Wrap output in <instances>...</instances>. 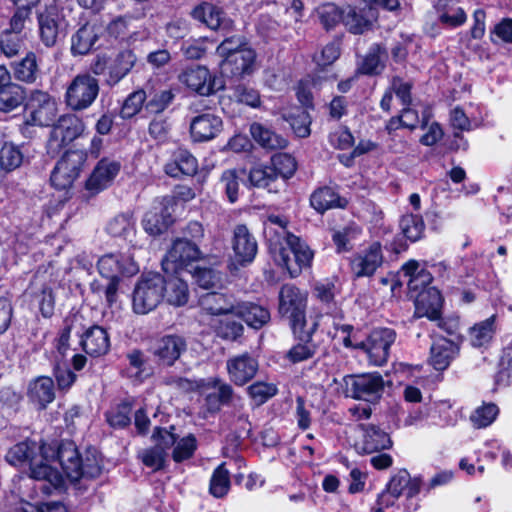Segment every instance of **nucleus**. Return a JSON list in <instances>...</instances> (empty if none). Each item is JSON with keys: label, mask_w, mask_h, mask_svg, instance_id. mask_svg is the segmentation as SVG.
<instances>
[{"label": "nucleus", "mask_w": 512, "mask_h": 512, "mask_svg": "<svg viewBox=\"0 0 512 512\" xmlns=\"http://www.w3.org/2000/svg\"><path fill=\"white\" fill-rule=\"evenodd\" d=\"M42 458L49 465H51L50 462L57 461L67 478L73 482L81 478H96L102 472L97 451L87 450L82 456L72 441L43 443Z\"/></svg>", "instance_id": "1"}, {"label": "nucleus", "mask_w": 512, "mask_h": 512, "mask_svg": "<svg viewBox=\"0 0 512 512\" xmlns=\"http://www.w3.org/2000/svg\"><path fill=\"white\" fill-rule=\"evenodd\" d=\"M37 449L36 443L31 441L17 443L7 452L6 460L13 466H22L29 463L31 478L44 481L45 483L40 489L46 494H51L53 490L63 486L64 478L56 468L45 463L42 458V445L39 447V456L34 455Z\"/></svg>", "instance_id": "2"}, {"label": "nucleus", "mask_w": 512, "mask_h": 512, "mask_svg": "<svg viewBox=\"0 0 512 512\" xmlns=\"http://www.w3.org/2000/svg\"><path fill=\"white\" fill-rule=\"evenodd\" d=\"M307 292L292 284H285L279 292L278 311L282 317L289 320L293 334L296 337L308 339L318 329L317 320L307 328L305 311L307 306Z\"/></svg>", "instance_id": "3"}, {"label": "nucleus", "mask_w": 512, "mask_h": 512, "mask_svg": "<svg viewBox=\"0 0 512 512\" xmlns=\"http://www.w3.org/2000/svg\"><path fill=\"white\" fill-rule=\"evenodd\" d=\"M286 244L288 248H280L273 254L274 261L285 268L291 277L298 276L303 268L310 266L313 260V252L309 246L298 236L287 234Z\"/></svg>", "instance_id": "4"}, {"label": "nucleus", "mask_w": 512, "mask_h": 512, "mask_svg": "<svg viewBox=\"0 0 512 512\" xmlns=\"http://www.w3.org/2000/svg\"><path fill=\"white\" fill-rule=\"evenodd\" d=\"M163 299L164 277L158 273L142 276L133 291V311L145 315L153 311Z\"/></svg>", "instance_id": "5"}, {"label": "nucleus", "mask_w": 512, "mask_h": 512, "mask_svg": "<svg viewBox=\"0 0 512 512\" xmlns=\"http://www.w3.org/2000/svg\"><path fill=\"white\" fill-rule=\"evenodd\" d=\"M99 94V83L90 74L77 75L67 86L65 102L75 111H81L90 107Z\"/></svg>", "instance_id": "6"}, {"label": "nucleus", "mask_w": 512, "mask_h": 512, "mask_svg": "<svg viewBox=\"0 0 512 512\" xmlns=\"http://www.w3.org/2000/svg\"><path fill=\"white\" fill-rule=\"evenodd\" d=\"M86 159L87 155L84 151H67L57 162L51 173V184L59 190L72 187L74 181L79 177Z\"/></svg>", "instance_id": "7"}, {"label": "nucleus", "mask_w": 512, "mask_h": 512, "mask_svg": "<svg viewBox=\"0 0 512 512\" xmlns=\"http://www.w3.org/2000/svg\"><path fill=\"white\" fill-rule=\"evenodd\" d=\"M84 130L85 125L77 115L70 113L62 115L51 130L47 142L48 153L58 154L63 147L81 136Z\"/></svg>", "instance_id": "8"}, {"label": "nucleus", "mask_w": 512, "mask_h": 512, "mask_svg": "<svg viewBox=\"0 0 512 512\" xmlns=\"http://www.w3.org/2000/svg\"><path fill=\"white\" fill-rule=\"evenodd\" d=\"M39 38L46 47L56 45L61 31L66 26L65 17L58 4L53 1L37 14Z\"/></svg>", "instance_id": "9"}, {"label": "nucleus", "mask_w": 512, "mask_h": 512, "mask_svg": "<svg viewBox=\"0 0 512 512\" xmlns=\"http://www.w3.org/2000/svg\"><path fill=\"white\" fill-rule=\"evenodd\" d=\"M198 247L186 240L177 239L162 261L163 270L169 274L184 273L189 265L200 258Z\"/></svg>", "instance_id": "10"}, {"label": "nucleus", "mask_w": 512, "mask_h": 512, "mask_svg": "<svg viewBox=\"0 0 512 512\" xmlns=\"http://www.w3.org/2000/svg\"><path fill=\"white\" fill-rule=\"evenodd\" d=\"M26 110L29 122L38 126H49L57 115V102L48 93L42 90H32L27 96Z\"/></svg>", "instance_id": "11"}, {"label": "nucleus", "mask_w": 512, "mask_h": 512, "mask_svg": "<svg viewBox=\"0 0 512 512\" xmlns=\"http://www.w3.org/2000/svg\"><path fill=\"white\" fill-rule=\"evenodd\" d=\"M420 478H411L407 470H399L391 476L388 485H386V495L397 498L403 490L407 493L406 504L403 509L397 507L396 512H417L418 502L414 497L420 492ZM389 505V499L386 497V507Z\"/></svg>", "instance_id": "12"}, {"label": "nucleus", "mask_w": 512, "mask_h": 512, "mask_svg": "<svg viewBox=\"0 0 512 512\" xmlns=\"http://www.w3.org/2000/svg\"><path fill=\"white\" fill-rule=\"evenodd\" d=\"M178 78L188 89L201 96H210L223 87L221 80L205 66L188 67Z\"/></svg>", "instance_id": "13"}, {"label": "nucleus", "mask_w": 512, "mask_h": 512, "mask_svg": "<svg viewBox=\"0 0 512 512\" xmlns=\"http://www.w3.org/2000/svg\"><path fill=\"white\" fill-rule=\"evenodd\" d=\"M344 383L347 396L369 402L380 397V392L383 387L382 377L376 373L346 376Z\"/></svg>", "instance_id": "14"}, {"label": "nucleus", "mask_w": 512, "mask_h": 512, "mask_svg": "<svg viewBox=\"0 0 512 512\" xmlns=\"http://www.w3.org/2000/svg\"><path fill=\"white\" fill-rule=\"evenodd\" d=\"M173 205L172 197H164L155 201L142 220L144 230L152 236L165 232L173 222Z\"/></svg>", "instance_id": "15"}, {"label": "nucleus", "mask_w": 512, "mask_h": 512, "mask_svg": "<svg viewBox=\"0 0 512 512\" xmlns=\"http://www.w3.org/2000/svg\"><path fill=\"white\" fill-rule=\"evenodd\" d=\"M99 273L105 278H118L119 274L133 276L139 272V266L130 253H109L97 262Z\"/></svg>", "instance_id": "16"}, {"label": "nucleus", "mask_w": 512, "mask_h": 512, "mask_svg": "<svg viewBox=\"0 0 512 512\" xmlns=\"http://www.w3.org/2000/svg\"><path fill=\"white\" fill-rule=\"evenodd\" d=\"M120 169L119 161L110 158L101 159L86 181V190L93 195L105 190L113 183Z\"/></svg>", "instance_id": "17"}, {"label": "nucleus", "mask_w": 512, "mask_h": 512, "mask_svg": "<svg viewBox=\"0 0 512 512\" xmlns=\"http://www.w3.org/2000/svg\"><path fill=\"white\" fill-rule=\"evenodd\" d=\"M342 23L353 34H362L371 29L378 14L371 5L355 7L347 5L342 8Z\"/></svg>", "instance_id": "18"}, {"label": "nucleus", "mask_w": 512, "mask_h": 512, "mask_svg": "<svg viewBox=\"0 0 512 512\" xmlns=\"http://www.w3.org/2000/svg\"><path fill=\"white\" fill-rule=\"evenodd\" d=\"M232 249L234 259L241 265L251 263L258 250L256 238L247 226L240 224L234 228L232 237Z\"/></svg>", "instance_id": "19"}, {"label": "nucleus", "mask_w": 512, "mask_h": 512, "mask_svg": "<svg viewBox=\"0 0 512 512\" xmlns=\"http://www.w3.org/2000/svg\"><path fill=\"white\" fill-rule=\"evenodd\" d=\"M223 129L220 116L211 113H201L190 121V134L194 141L205 142L217 137Z\"/></svg>", "instance_id": "20"}, {"label": "nucleus", "mask_w": 512, "mask_h": 512, "mask_svg": "<svg viewBox=\"0 0 512 512\" xmlns=\"http://www.w3.org/2000/svg\"><path fill=\"white\" fill-rule=\"evenodd\" d=\"M355 449L360 454H373L371 464L376 469H384V433L380 428L369 426L364 434L363 439L355 444Z\"/></svg>", "instance_id": "21"}, {"label": "nucleus", "mask_w": 512, "mask_h": 512, "mask_svg": "<svg viewBox=\"0 0 512 512\" xmlns=\"http://www.w3.org/2000/svg\"><path fill=\"white\" fill-rule=\"evenodd\" d=\"M184 338L177 335L164 336L157 340L152 347V354L160 365L171 366L186 350Z\"/></svg>", "instance_id": "22"}, {"label": "nucleus", "mask_w": 512, "mask_h": 512, "mask_svg": "<svg viewBox=\"0 0 512 512\" xmlns=\"http://www.w3.org/2000/svg\"><path fill=\"white\" fill-rule=\"evenodd\" d=\"M192 16L212 30L229 32L234 26L233 21L225 16L221 8L208 2L198 5L192 11Z\"/></svg>", "instance_id": "23"}, {"label": "nucleus", "mask_w": 512, "mask_h": 512, "mask_svg": "<svg viewBox=\"0 0 512 512\" xmlns=\"http://www.w3.org/2000/svg\"><path fill=\"white\" fill-rule=\"evenodd\" d=\"M383 260L380 242H374L362 253L351 260V270L356 277L370 276L381 265Z\"/></svg>", "instance_id": "24"}, {"label": "nucleus", "mask_w": 512, "mask_h": 512, "mask_svg": "<svg viewBox=\"0 0 512 512\" xmlns=\"http://www.w3.org/2000/svg\"><path fill=\"white\" fill-rule=\"evenodd\" d=\"M227 372L230 380L239 386L250 381L258 370V362L248 354H242L227 360Z\"/></svg>", "instance_id": "25"}, {"label": "nucleus", "mask_w": 512, "mask_h": 512, "mask_svg": "<svg viewBox=\"0 0 512 512\" xmlns=\"http://www.w3.org/2000/svg\"><path fill=\"white\" fill-rule=\"evenodd\" d=\"M428 262L423 261L420 263L417 260L411 259L402 265L401 271L405 276L409 277L408 288L413 295L418 294L423 289L431 287L432 274L427 270Z\"/></svg>", "instance_id": "26"}, {"label": "nucleus", "mask_w": 512, "mask_h": 512, "mask_svg": "<svg viewBox=\"0 0 512 512\" xmlns=\"http://www.w3.org/2000/svg\"><path fill=\"white\" fill-rule=\"evenodd\" d=\"M416 313L435 320L440 316L442 295L436 287H428L413 295Z\"/></svg>", "instance_id": "27"}, {"label": "nucleus", "mask_w": 512, "mask_h": 512, "mask_svg": "<svg viewBox=\"0 0 512 512\" xmlns=\"http://www.w3.org/2000/svg\"><path fill=\"white\" fill-rule=\"evenodd\" d=\"M458 350V345L452 340L444 337L435 338L430 348L429 363L435 370L443 371L449 367Z\"/></svg>", "instance_id": "28"}, {"label": "nucleus", "mask_w": 512, "mask_h": 512, "mask_svg": "<svg viewBox=\"0 0 512 512\" xmlns=\"http://www.w3.org/2000/svg\"><path fill=\"white\" fill-rule=\"evenodd\" d=\"M256 54L251 48H244L227 60H221L220 68L223 74L241 76L252 72Z\"/></svg>", "instance_id": "29"}, {"label": "nucleus", "mask_w": 512, "mask_h": 512, "mask_svg": "<svg viewBox=\"0 0 512 512\" xmlns=\"http://www.w3.org/2000/svg\"><path fill=\"white\" fill-rule=\"evenodd\" d=\"M199 306L210 315H234L237 304L232 296L218 292H208L200 296Z\"/></svg>", "instance_id": "30"}, {"label": "nucleus", "mask_w": 512, "mask_h": 512, "mask_svg": "<svg viewBox=\"0 0 512 512\" xmlns=\"http://www.w3.org/2000/svg\"><path fill=\"white\" fill-rule=\"evenodd\" d=\"M81 344L84 351L93 357L105 355L110 348V338L107 331L100 326H92L85 331Z\"/></svg>", "instance_id": "31"}, {"label": "nucleus", "mask_w": 512, "mask_h": 512, "mask_svg": "<svg viewBox=\"0 0 512 512\" xmlns=\"http://www.w3.org/2000/svg\"><path fill=\"white\" fill-rule=\"evenodd\" d=\"M164 170L171 177L181 175L192 176L198 170L196 158L187 150L179 149L172 155L171 160L165 164Z\"/></svg>", "instance_id": "32"}, {"label": "nucleus", "mask_w": 512, "mask_h": 512, "mask_svg": "<svg viewBox=\"0 0 512 512\" xmlns=\"http://www.w3.org/2000/svg\"><path fill=\"white\" fill-rule=\"evenodd\" d=\"M164 298L170 305L184 306L189 300V289L182 273L164 278Z\"/></svg>", "instance_id": "33"}, {"label": "nucleus", "mask_w": 512, "mask_h": 512, "mask_svg": "<svg viewBox=\"0 0 512 512\" xmlns=\"http://www.w3.org/2000/svg\"><path fill=\"white\" fill-rule=\"evenodd\" d=\"M310 204L317 212L324 213L332 208H344L347 200L341 198L332 188L322 187L312 193Z\"/></svg>", "instance_id": "34"}, {"label": "nucleus", "mask_w": 512, "mask_h": 512, "mask_svg": "<svg viewBox=\"0 0 512 512\" xmlns=\"http://www.w3.org/2000/svg\"><path fill=\"white\" fill-rule=\"evenodd\" d=\"M108 233L113 237H120L131 244L133 248L137 246L135 221L129 214H120L114 217L107 225Z\"/></svg>", "instance_id": "35"}, {"label": "nucleus", "mask_w": 512, "mask_h": 512, "mask_svg": "<svg viewBox=\"0 0 512 512\" xmlns=\"http://www.w3.org/2000/svg\"><path fill=\"white\" fill-rule=\"evenodd\" d=\"M30 400L37 403L41 409L45 408L55 398L54 383L49 377H39L30 383L28 389Z\"/></svg>", "instance_id": "36"}, {"label": "nucleus", "mask_w": 512, "mask_h": 512, "mask_svg": "<svg viewBox=\"0 0 512 512\" xmlns=\"http://www.w3.org/2000/svg\"><path fill=\"white\" fill-rule=\"evenodd\" d=\"M234 315L242 318L248 326L255 329L261 328L270 319L267 309L253 303H238Z\"/></svg>", "instance_id": "37"}, {"label": "nucleus", "mask_w": 512, "mask_h": 512, "mask_svg": "<svg viewBox=\"0 0 512 512\" xmlns=\"http://www.w3.org/2000/svg\"><path fill=\"white\" fill-rule=\"evenodd\" d=\"M136 62V56L130 50L121 51L113 62L109 65L107 83L109 85L117 84L133 68Z\"/></svg>", "instance_id": "38"}, {"label": "nucleus", "mask_w": 512, "mask_h": 512, "mask_svg": "<svg viewBox=\"0 0 512 512\" xmlns=\"http://www.w3.org/2000/svg\"><path fill=\"white\" fill-rule=\"evenodd\" d=\"M434 416L438 420L434 421L435 425L440 427H454L463 418L462 410L455 407L450 400H440L434 403Z\"/></svg>", "instance_id": "39"}, {"label": "nucleus", "mask_w": 512, "mask_h": 512, "mask_svg": "<svg viewBox=\"0 0 512 512\" xmlns=\"http://www.w3.org/2000/svg\"><path fill=\"white\" fill-rule=\"evenodd\" d=\"M205 388H216L217 393L209 394L206 397V402L210 411H217L220 405L229 404L233 397L232 387L223 382L220 378H212L206 381Z\"/></svg>", "instance_id": "40"}, {"label": "nucleus", "mask_w": 512, "mask_h": 512, "mask_svg": "<svg viewBox=\"0 0 512 512\" xmlns=\"http://www.w3.org/2000/svg\"><path fill=\"white\" fill-rule=\"evenodd\" d=\"M26 98L23 87L10 80L0 89V111L11 112L21 106Z\"/></svg>", "instance_id": "41"}, {"label": "nucleus", "mask_w": 512, "mask_h": 512, "mask_svg": "<svg viewBox=\"0 0 512 512\" xmlns=\"http://www.w3.org/2000/svg\"><path fill=\"white\" fill-rule=\"evenodd\" d=\"M98 35L93 25L86 24L79 28L71 38V52L73 55L87 54L95 44Z\"/></svg>", "instance_id": "42"}, {"label": "nucleus", "mask_w": 512, "mask_h": 512, "mask_svg": "<svg viewBox=\"0 0 512 512\" xmlns=\"http://www.w3.org/2000/svg\"><path fill=\"white\" fill-rule=\"evenodd\" d=\"M250 133L253 139L265 149H282L287 144L285 138L260 123H253L250 126Z\"/></svg>", "instance_id": "43"}, {"label": "nucleus", "mask_w": 512, "mask_h": 512, "mask_svg": "<svg viewBox=\"0 0 512 512\" xmlns=\"http://www.w3.org/2000/svg\"><path fill=\"white\" fill-rule=\"evenodd\" d=\"M401 232L411 242L420 240L425 231L423 219L414 214H406L402 216L399 223Z\"/></svg>", "instance_id": "44"}, {"label": "nucleus", "mask_w": 512, "mask_h": 512, "mask_svg": "<svg viewBox=\"0 0 512 512\" xmlns=\"http://www.w3.org/2000/svg\"><path fill=\"white\" fill-rule=\"evenodd\" d=\"M270 167L276 179L280 177L286 180L292 177L296 172L297 163L291 155L279 153L272 157Z\"/></svg>", "instance_id": "45"}, {"label": "nucleus", "mask_w": 512, "mask_h": 512, "mask_svg": "<svg viewBox=\"0 0 512 512\" xmlns=\"http://www.w3.org/2000/svg\"><path fill=\"white\" fill-rule=\"evenodd\" d=\"M494 321L495 317L491 316L470 329L469 339L474 347H482L489 343L494 334Z\"/></svg>", "instance_id": "46"}, {"label": "nucleus", "mask_w": 512, "mask_h": 512, "mask_svg": "<svg viewBox=\"0 0 512 512\" xmlns=\"http://www.w3.org/2000/svg\"><path fill=\"white\" fill-rule=\"evenodd\" d=\"M498 414L499 408L496 404L483 403L473 411L470 421L475 428H486L496 420Z\"/></svg>", "instance_id": "47"}, {"label": "nucleus", "mask_w": 512, "mask_h": 512, "mask_svg": "<svg viewBox=\"0 0 512 512\" xmlns=\"http://www.w3.org/2000/svg\"><path fill=\"white\" fill-rule=\"evenodd\" d=\"M251 184L259 188H267L270 192H276L278 187L275 185L277 181L273 171L269 166H257L251 169L249 173Z\"/></svg>", "instance_id": "48"}, {"label": "nucleus", "mask_w": 512, "mask_h": 512, "mask_svg": "<svg viewBox=\"0 0 512 512\" xmlns=\"http://www.w3.org/2000/svg\"><path fill=\"white\" fill-rule=\"evenodd\" d=\"M23 154L20 148L12 143H4L0 149V167L5 171H13L20 167Z\"/></svg>", "instance_id": "49"}, {"label": "nucleus", "mask_w": 512, "mask_h": 512, "mask_svg": "<svg viewBox=\"0 0 512 512\" xmlns=\"http://www.w3.org/2000/svg\"><path fill=\"white\" fill-rule=\"evenodd\" d=\"M244 175V170L228 169L225 170L221 176V184L231 203H234L238 199L239 185Z\"/></svg>", "instance_id": "50"}, {"label": "nucleus", "mask_w": 512, "mask_h": 512, "mask_svg": "<svg viewBox=\"0 0 512 512\" xmlns=\"http://www.w3.org/2000/svg\"><path fill=\"white\" fill-rule=\"evenodd\" d=\"M39 74L36 56L33 53L27 54L15 68V76L18 80L33 83Z\"/></svg>", "instance_id": "51"}, {"label": "nucleus", "mask_w": 512, "mask_h": 512, "mask_svg": "<svg viewBox=\"0 0 512 512\" xmlns=\"http://www.w3.org/2000/svg\"><path fill=\"white\" fill-rule=\"evenodd\" d=\"M284 117L298 137L304 138L310 135L311 120L306 110L297 108L294 113L284 115Z\"/></svg>", "instance_id": "52"}, {"label": "nucleus", "mask_w": 512, "mask_h": 512, "mask_svg": "<svg viewBox=\"0 0 512 512\" xmlns=\"http://www.w3.org/2000/svg\"><path fill=\"white\" fill-rule=\"evenodd\" d=\"M230 488L229 472L224 464L219 465L213 472L210 480V492L220 498L227 494Z\"/></svg>", "instance_id": "53"}, {"label": "nucleus", "mask_w": 512, "mask_h": 512, "mask_svg": "<svg viewBox=\"0 0 512 512\" xmlns=\"http://www.w3.org/2000/svg\"><path fill=\"white\" fill-rule=\"evenodd\" d=\"M316 14L320 23L327 30L334 28L340 21L342 22V8L340 9L332 3L318 7Z\"/></svg>", "instance_id": "54"}, {"label": "nucleus", "mask_w": 512, "mask_h": 512, "mask_svg": "<svg viewBox=\"0 0 512 512\" xmlns=\"http://www.w3.org/2000/svg\"><path fill=\"white\" fill-rule=\"evenodd\" d=\"M311 335L308 339L297 337L303 343L294 345L287 353V358L293 362L298 363L312 358L316 352V346L312 343Z\"/></svg>", "instance_id": "55"}, {"label": "nucleus", "mask_w": 512, "mask_h": 512, "mask_svg": "<svg viewBox=\"0 0 512 512\" xmlns=\"http://www.w3.org/2000/svg\"><path fill=\"white\" fill-rule=\"evenodd\" d=\"M360 234V229L355 224H350L341 230L334 232L332 238L338 252H344L351 249V241Z\"/></svg>", "instance_id": "56"}, {"label": "nucleus", "mask_w": 512, "mask_h": 512, "mask_svg": "<svg viewBox=\"0 0 512 512\" xmlns=\"http://www.w3.org/2000/svg\"><path fill=\"white\" fill-rule=\"evenodd\" d=\"M248 48L245 42V38L240 35H233L225 38L217 47L216 53L221 60H227L231 55L236 54L240 50Z\"/></svg>", "instance_id": "57"}, {"label": "nucleus", "mask_w": 512, "mask_h": 512, "mask_svg": "<svg viewBox=\"0 0 512 512\" xmlns=\"http://www.w3.org/2000/svg\"><path fill=\"white\" fill-rule=\"evenodd\" d=\"M248 393L260 405L277 393V387L273 383L257 381L248 387Z\"/></svg>", "instance_id": "58"}, {"label": "nucleus", "mask_w": 512, "mask_h": 512, "mask_svg": "<svg viewBox=\"0 0 512 512\" xmlns=\"http://www.w3.org/2000/svg\"><path fill=\"white\" fill-rule=\"evenodd\" d=\"M131 407L122 403L106 413L107 422L114 428H123L130 423Z\"/></svg>", "instance_id": "59"}, {"label": "nucleus", "mask_w": 512, "mask_h": 512, "mask_svg": "<svg viewBox=\"0 0 512 512\" xmlns=\"http://www.w3.org/2000/svg\"><path fill=\"white\" fill-rule=\"evenodd\" d=\"M106 285L97 282L91 284V290L98 295L103 294L108 306H112L116 300L119 289V278H107Z\"/></svg>", "instance_id": "60"}, {"label": "nucleus", "mask_w": 512, "mask_h": 512, "mask_svg": "<svg viewBox=\"0 0 512 512\" xmlns=\"http://www.w3.org/2000/svg\"><path fill=\"white\" fill-rule=\"evenodd\" d=\"M192 274L195 282L204 289L215 287L220 282V276L217 272L210 268H195L194 271H187Z\"/></svg>", "instance_id": "61"}, {"label": "nucleus", "mask_w": 512, "mask_h": 512, "mask_svg": "<svg viewBox=\"0 0 512 512\" xmlns=\"http://www.w3.org/2000/svg\"><path fill=\"white\" fill-rule=\"evenodd\" d=\"M233 98L242 104L256 108L260 105L259 92L245 85H238L234 88Z\"/></svg>", "instance_id": "62"}, {"label": "nucleus", "mask_w": 512, "mask_h": 512, "mask_svg": "<svg viewBox=\"0 0 512 512\" xmlns=\"http://www.w3.org/2000/svg\"><path fill=\"white\" fill-rule=\"evenodd\" d=\"M174 93L172 90H162L156 93L147 103L146 108L151 113L163 112L173 101Z\"/></svg>", "instance_id": "63"}, {"label": "nucleus", "mask_w": 512, "mask_h": 512, "mask_svg": "<svg viewBox=\"0 0 512 512\" xmlns=\"http://www.w3.org/2000/svg\"><path fill=\"white\" fill-rule=\"evenodd\" d=\"M242 332V324L229 318L221 320L216 327L217 335L226 340H236L241 336Z\"/></svg>", "instance_id": "64"}]
</instances>
